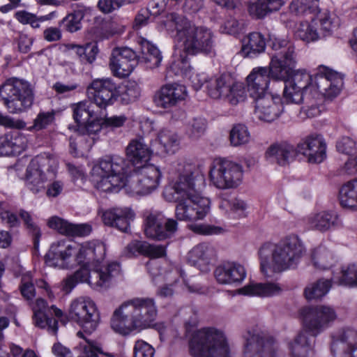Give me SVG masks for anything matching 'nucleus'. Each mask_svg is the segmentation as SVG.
I'll use <instances>...</instances> for the list:
<instances>
[{
    "instance_id": "nucleus-1",
    "label": "nucleus",
    "mask_w": 357,
    "mask_h": 357,
    "mask_svg": "<svg viewBox=\"0 0 357 357\" xmlns=\"http://www.w3.org/2000/svg\"><path fill=\"white\" fill-rule=\"evenodd\" d=\"M155 301L151 298H134L124 301L113 312L110 319L112 330L121 335L138 333L154 327L161 335L164 324H154L157 317Z\"/></svg>"
},
{
    "instance_id": "nucleus-2",
    "label": "nucleus",
    "mask_w": 357,
    "mask_h": 357,
    "mask_svg": "<svg viewBox=\"0 0 357 357\" xmlns=\"http://www.w3.org/2000/svg\"><path fill=\"white\" fill-rule=\"evenodd\" d=\"M162 23L174 40L182 43L187 54H209L213 52V34L211 29L197 26L185 17L175 13L167 14Z\"/></svg>"
},
{
    "instance_id": "nucleus-3",
    "label": "nucleus",
    "mask_w": 357,
    "mask_h": 357,
    "mask_svg": "<svg viewBox=\"0 0 357 357\" xmlns=\"http://www.w3.org/2000/svg\"><path fill=\"white\" fill-rule=\"evenodd\" d=\"M271 46L275 52L270 63V73L274 79L283 80L305 93H312V77L306 71L293 73L296 63L294 46L285 40L274 38Z\"/></svg>"
},
{
    "instance_id": "nucleus-4",
    "label": "nucleus",
    "mask_w": 357,
    "mask_h": 357,
    "mask_svg": "<svg viewBox=\"0 0 357 357\" xmlns=\"http://www.w3.org/2000/svg\"><path fill=\"white\" fill-rule=\"evenodd\" d=\"M305 252L297 236L286 237L278 243H266L259 250L261 271L265 275L270 273H280L296 268Z\"/></svg>"
},
{
    "instance_id": "nucleus-5",
    "label": "nucleus",
    "mask_w": 357,
    "mask_h": 357,
    "mask_svg": "<svg viewBox=\"0 0 357 357\" xmlns=\"http://www.w3.org/2000/svg\"><path fill=\"white\" fill-rule=\"evenodd\" d=\"M0 97L10 113L18 114L31 107L34 93L27 82L15 78L0 86Z\"/></svg>"
},
{
    "instance_id": "nucleus-6",
    "label": "nucleus",
    "mask_w": 357,
    "mask_h": 357,
    "mask_svg": "<svg viewBox=\"0 0 357 357\" xmlns=\"http://www.w3.org/2000/svg\"><path fill=\"white\" fill-rule=\"evenodd\" d=\"M58 167L57 160L49 153L33 158L26 169L25 184L29 190L37 194L45 189V183L54 178Z\"/></svg>"
},
{
    "instance_id": "nucleus-7",
    "label": "nucleus",
    "mask_w": 357,
    "mask_h": 357,
    "mask_svg": "<svg viewBox=\"0 0 357 357\" xmlns=\"http://www.w3.org/2000/svg\"><path fill=\"white\" fill-rule=\"evenodd\" d=\"M120 266L112 262L107 266L96 265L93 269L82 268L66 278L64 289L70 291L78 282H87L93 288L108 287L112 278L118 275Z\"/></svg>"
},
{
    "instance_id": "nucleus-8",
    "label": "nucleus",
    "mask_w": 357,
    "mask_h": 357,
    "mask_svg": "<svg viewBox=\"0 0 357 357\" xmlns=\"http://www.w3.org/2000/svg\"><path fill=\"white\" fill-rule=\"evenodd\" d=\"M68 317L81 328L76 335L91 334L99 323V314L95 303L89 298L79 297L73 300L69 306Z\"/></svg>"
},
{
    "instance_id": "nucleus-9",
    "label": "nucleus",
    "mask_w": 357,
    "mask_h": 357,
    "mask_svg": "<svg viewBox=\"0 0 357 357\" xmlns=\"http://www.w3.org/2000/svg\"><path fill=\"white\" fill-rule=\"evenodd\" d=\"M189 352L192 357H230L227 336H191Z\"/></svg>"
},
{
    "instance_id": "nucleus-10",
    "label": "nucleus",
    "mask_w": 357,
    "mask_h": 357,
    "mask_svg": "<svg viewBox=\"0 0 357 357\" xmlns=\"http://www.w3.org/2000/svg\"><path fill=\"white\" fill-rule=\"evenodd\" d=\"M178 229L177 220L166 218L160 211L150 212L144 220V234L150 239H169L175 236Z\"/></svg>"
},
{
    "instance_id": "nucleus-11",
    "label": "nucleus",
    "mask_w": 357,
    "mask_h": 357,
    "mask_svg": "<svg viewBox=\"0 0 357 357\" xmlns=\"http://www.w3.org/2000/svg\"><path fill=\"white\" fill-rule=\"evenodd\" d=\"M175 216L176 220L195 222L203 220L210 211L209 199L201 196L176 197Z\"/></svg>"
},
{
    "instance_id": "nucleus-12",
    "label": "nucleus",
    "mask_w": 357,
    "mask_h": 357,
    "mask_svg": "<svg viewBox=\"0 0 357 357\" xmlns=\"http://www.w3.org/2000/svg\"><path fill=\"white\" fill-rule=\"evenodd\" d=\"M161 176L162 173L158 167L151 164L139 165L133 168L130 188L137 195H148L158 187Z\"/></svg>"
},
{
    "instance_id": "nucleus-13",
    "label": "nucleus",
    "mask_w": 357,
    "mask_h": 357,
    "mask_svg": "<svg viewBox=\"0 0 357 357\" xmlns=\"http://www.w3.org/2000/svg\"><path fill=\"white\" fill-rule=\"evenodd\" d=\"M243 176L241 167L230 160L215 161L210 170V178L214 185L218 188L236 187Z\"/></svg>"
},
{
    "instance_id": "nucleus-14",
    "label": "nucleus",
    "mask_w": 357,
    "mask_h": 357,
    "mask_svg": "<svg viewBox=\"0 0 357 357\" xmlns=\"http://www.w3.org/2000/svg\"><path fill=\"white\" fill-rule=\"evenodd\" d=\"M312 82V94L319 93L321 99L323 97L332 99L339 94L343 79L337 72L325 66H319Z\"/></svg>"
},
{
    "instance_id": "nucleus-15",
    "label": "nucleus",
    "mask_w": 357,
    "mask_h": 357,
    "mask_svg": "<svg viewBox=\"0 0 357 357\" xmlns=\"http://www.w3.org/2000/svg\"><path fill=\"white\" fill-rule=\"evenodd\" d=\"M116 84L112 79H96L87 86L86 94L89 99L103 112L116 100Z\"/></svg>"
},
{
    "instance_id": "nucleus-16",
    "label": "nucleus",
    "mask_w": 357,
    "mask_h": 357,
    "mask_svg": "<svg viewBox=\"0 0 357 357\" xmlns=\"http://www.w3.org/2000/svg\"><path fill=\"white\" fill-rule=\"evenodd\" d=\"M134 166L129 160L117 155H106L94 165V172L99 169L127 184L128 177L133 172Z\"/></svg>"
},
{
    "instance_id": "nucleus-17",
    "label": "nucleus",
    "mask_w": 357,
    "mask_h": 357,
    "mask_svg": "<svg viewBox=\"0 0 357 357\" xmlns=\"http://www.w3.org/2000/svg\"><path fill=\"white\" fill-rule=\"evenodd\" d=\"M32 310L33 311V319L35 325L40 328H47L49 333H56L58 329V321L54 318L49 317L46 311H52L51 313L54 314L57 318H60L61 324L66 326L68 324V321L63 319V312L61 310L57 308L55 305H52L50 309H47V304L45 300L43 298H37L35 303L32 305Z\"/></svg>"
},
{
    "instance_id": "nucleus-18",
    "label": "nucleus",
    "mask_w": 357,
    "mask_h": 357,
    "mask_svg": "<svg viewBox=\"0 0 357 357\" xmlns=\"http://www.w3.org/2000/svg\"><path fill=\"white\" fill-rule=\"evenodd\" d=\"M138 56L135 52L128 47H116L113 49L109 59V67L116 77H128L138 63Z\"/></svg>"
},
{
    "instance_id": "nucleus-19",
    "label": "nucleus",
    "mask_w": 357,
    "mask_h": 357,
    "mask_svg": "<svg viewBox=\"0 0 357 357\" xmlns=\"http://www.w3.org/2000/svg\"><path fill=\"white\" fill-rule=\"evenodd\" d=\"M278 350L275 336H248L243 357H277Z\"/></svg>"
},
{
    "instance_id": "nucleus-20",
    "label": "nucleus",
    "mask_w": 357,
    "mask_h": 357,
    "mask_svg": "<svg viewBox=\"0 0 357 357\" xmlns=\"http://www.w3.org/2000/svg\"><path fill=\"white\" fill-rule=\"evenodd\" d=\"M303 325L309 331H321L328 322L333 321L335 317V311L326 306L305 307L301 312Z\"/></svg>"
},
{
    "instance_id": "nucleus-21",
    "label": "nucleus",
    "mask_w": 357,
    "mask_h": 357,
    "mask_svg": "<svg viewBox=\"0 0 357 357\" xmlns=\"http://www.w3.org/2000/svg\"><path fill=\"white\" fill-rule=\"evenodd\" d=\"M75 248L66 241H59L51 245L45 255V263L59 268H68L70 259L75 253Z\"/></svg>"
},
{
    "instance_id": "nucleus-22",
    "label": "nucleus",
    "mask_w": 357,
    "mask_h": 357,
    "mask_svg": "<svg viewBox=\"0 0 357 357\" xmlns=\"http://www.w3.org/2000/svg\"><path fill=\"white\" fill-rule=\"evenodd\" d=\"M270 77V66L259 67L254 68L247 77L248 91L250 96L255 100L261 98L266 95H269L267 92Z\"/></svg>"
},
{
    "instance_id": "nucleus-23",
    "label": "nucleus",
    "mask_w": 357,
    "mask_h": 357,
    "mask_svg": "<svg viewBox=\"0 0 357 357\" xmlns=\"http://www.w3.org/2000/svg\"><path fill=\"white\" fill-rule=\"evenodd\" d=\"M160 153L158 148L151 143L148 145L143 137L132 139L126 148V154L134 168L139 165H144L151 158L152 153Z\"/></svg>"
},
{
    "instance_id": "nucleus-24",
    "label": "nucleus",
    "mask_w": 357,
    "mask_h": 357,
    "mask_svg": "<svg viewBox=\"0 0 357 357\" xmlns=\"http://www.w3.org/2000/svg\"><path fill=\"white\" fill-rule=\"evenodd\" d=\"M284 110L280 97L266 95L255 101V113L258 119L266 122L276 119Z\"/></svg>"
},
{
    "instance_id": "nucleus-25",
    "label": "nucleus",
    "mask_w": 357,
    "mask_h": 357,
    "mask_svg": "<svg viewBox=\"0 0 357 357\" xmlns=\"http://www.w3.org/2000/svg\"><path fill=\"white\" fill-rule=\"evenodd\" d=\"M297 153L307 158L308 162L320 163L326 158V144L319 135H310L297 145Z\"/></svg>"
},
{
    "instance_id": "nucleus-26",
    "label": "nucleus",
    "mask_w": 357,
    "mask_h": 357,
    "mask_svg": "<svg viewBox=\"0 0 357 357\" xmlns=\"http://www.w3.org/2000/svg\"><path fill=\"white\" fill-rule=\"evenodd\" d=\"M103 223L125 233L130 231V222L135 218L134 212L128 208H112L102 214Z\"/></svg>"
},
{
    "instance_id": "nucleus-27",
    "label": "nucleus",
    "mask_w": 357,
    "mask_h": 357,
    "mask_svg": "<svg viewBox=\"0 0 357 357\" xmlns=\"http://www.w3.org/2000/svg\"><path fill=\"white\" fill-rule=\"evenodd\" d=\"M214 275L219 284H231L241 282L246 275L245 268L235 261H224L214 271Z\"/></svg>"
},
{
    "instance_id": "nucleus-28",
    "label": "nucleus",
    "mask_w": 357,
    "mask_h": 357,
    "mask_svg": "<svg viewBox=\"0 0 357 357\" xmlns=\"http://www.w3.org/2000/svg\"><path fill=\"white\" fill-rule=\"evenodd\" d=\"M186 96V89L177 83L167 84L161 87L155 97V104L160 107L167 109L176 105Z\"/></svg>"
},
{
    "instance_id": "nucleus-29",
    "label": "nucleus",
    "mask_w": 357,
    "mask_h": 357,
    "mask_svg": "<svg viewBox=\"0 0 357 357\" xmlns=\"http://www.w3.org/2000/svg\"><path fill=\"white\" fill-rule=\"evenodd\" d=\"M163 195L168 202H173L176 197H192V196H200L195 189L192 174L181 175L173 186L165 189Z\"/></svg>"
},
{
    "instance_id": "nucleus-30",
    "label": "nucleus",
    "mask_w": 357,
    "mask_h": 357,
    "mask_svg": "<svg viewBox=\"0 0 357 357\" xmlns=\"http://www.w3.org/2000/svg\"><path fill=\"white\" fill-rule=\"evenodd\" d=\"M26 148V139L17 130L0 135V156L19 155Z\"/></svg>"
},
{
    "instance_id": "nucleus-31",
    "label": "nucleus",
    "mask_w": 357,
    "mask_h": 357,
    "mask_svg": "<svg viewBox=\"0 0 357 357\" xmlns=\"http://www.w3.org/2000/svg\"><path fill=\"white\" fill-rule=\"evenodd\" d=\"M190 259L193 265L202 272H208L215 259V248L208 243H202L196 245L190 252Z\"/></svg>"
},
{
    "instance_id": "nucleus-32",
    "label": "nucleus",
    "mask_w": 357,
    "mask_h": 357,
    "mask_svg": "<svg viewBox=\"0 0 357 357\" xmlns=\"http://www.w3.org/2000/svg\"><path fill=\"white\" fill-rule=\"evenodd\" d=\"M47 225L59 233L70 236H84L91 231V227L89 225H74L58 216L50 218L47 221Z\"/></svg>"
},
{
    "instance_id": "nucleus-33",
    "label": "nucleus",
    "mask_w": 357,
    "mask_h": 357,
    "mask_svg": "<svg viewBox=\"0 0 357 357\" xmlns=\"http://www.w3.org/2000/svg\"><path fill=\"white\" fill-rule=\"evenodd\" d=\"M297 155L296 149L286 142L273 144L266 151L267 158L281 166L293 161Z\"/></svg>"
},
{
    "instance_id": "nucleus-34",
    "label": "nucleus",
    "mask_w": 357,
    "mask_h": 357,
    "mask_svg": "<svg viewBox=\"0 0 357 357\" xmlns=\"http://www.w3.org/2000/svg\"><path fill=\"white\" fill-rule=\"evenodd\" d=\"M331 353L333 357H357V336H331Z\"/></svg>"
},
{
    "instance_id": "nucleus-35",
    "label": "nucleus",
    "mask_w": 357,
    "mask_h": 357,
    "mask_svg": "<svg viewBox=\"0 0 357 357\" xmlns=\"http://www.w3.org/2000/svg\"><path fill=\"white\" fill-rule=\"evenodd\" d=\"M102 114L101 109L91 100L73 105V116L77 126L93 119H102Z\"/></svg>"
},
{
    "instance_id": "nucleus-36",
    "label": "nucleus",
    "mask_w": 357,
    "mask_h": 357,
    "mask_svg": "<svg viewBox=\"0 0 357 357\" xmlns=\"http://www.w3.org/2000/svg\"><path fill=\"white\" fill-rule=\"evenodd\" d=\"M307 224L310 229L324 232L338 225L339 218L335 211H323L311 215Z\"/></svg>"
},
{
    "instance_id": "nucleus-37",
    "label": "nucleus",
    "mask_w": 357,
    "mask_h": 357,
    "mask_svg": "<svg viewBox=\"0 0 357 357\" xmlns=\"http://www.w3.org/2000/svg\"><path fill=\"white\" fill-rule=\"evenodd\" d=\"M233 78L227 74H222L211 78L207 84L208 94L213 99H223L233 86Z\"/></svg>"
},
{
    "instance_id": "nucleus-38",
    "label": "nucleus",
    "mask_w": 357,
    "mask_h": 357,
    "mask_svg": "<svg viewBox=\"0 0 357 357\" xmlns=\"http://www.w3.org/2000/svg\"><path fill=\"white\" fill-rule=\"evenodd\" d=\"M91 180L98 190L105 192H117L126 185L124 183L108 175L102 170L99 169L98 172H95L94 166L91 170Z\"/></svg>"
},
{
    "instance_id": "nucleus-39",
    "label": "nucleus",
    "mask_w": 357,
    "mask_h": 357,
    "mask_svg": "<svg viewBox=\"0 0 357 357\" xmlns=\"http://www.w3.org/2000/svg\"><path fill=\"white\" fill-rule=\"evenodd\" d=\"M265 47L266 43L263 36L260 33L253 32L244 39L241 52L245 57L253 58L263 52Z\"/></svg>"
},
{
    "instance_id": "nucleus-40",
    "label": "nucleus",
    "mask_w": 357,
    "mask_h": 357,
    "mask_svg": "<svg viewBox=\"0 0 357 357\" xmlns=\"http://www.w3.org/2000/svg\"><path fill=\"white\" fill-rule=\"evenodd\" d=\"M241 291L245 295L266 297L279 294L282 288L276 283H250L243 287Z\"/></svg>"
},
{
    "instance_id": "nucleus-41",
    "label": "nucleus",
    "mask_w": 357,
    "mask_h": 357,
    "mask_svg": "<svg viewBox=\"0 0 357 357\" xmlns=\"http://www.w3.org/2000/svg\"><path fill=\"white\" fill-rule=\"evenodd\" d=\"M316 336H296L289 344L291 357H308L313 353L314 338Z\"/></svg>"
},
{
    "instance_id": "nucleus-42",
    "label": "nucleus",
    "mask_w": 357,
    "mask_h": 357,
    "mask_svg": "<svg viewBox=\"0 0 357 357\" xmlns=\"http://www.w3.org/2000/svg\"><path fill=\"white\" fill-rule=\"evenodd\" d=\"M339 199L343 208L357 211V179L350 181L342 186Z\"/></svg>"
},
{
    "instance_id": "nucleus-43",
    "label": "nucleus",
    "mask_w": 357,
    "mask_h": 357,
    "mask_svg": "<svg viewBox=\"0 0 357 357\" xmlns=\"http://www.w3.org/2000/svg\"><path fill=\"white\" fill-rule=\"evenodd\" d=\"M158 139L161 145L160 149H158V154L174 153L178 149L180 137L174 130L166 128L161 130L158 135Z\"/></svg>"
},
{
    "instance_id": "nucleus-44",
    "label": "nucleus",
    "mask_w": 357,
    "mask_h": 357,
    "mask_svg": "<svg viewBox=\"0 0 357 357\" xmlns=\"http://www.w3.org/2000/svg\"><path fill=\"white\" fill-rule=\"evenodd\" d=\"M66 47L68 50H75L83 64H93L99 53L98 45L94 43H87L84 45L68 44Z\"/></svg>"
},
{
    "instance_id": "nucleus-45",
    "label": "nucleus",
    "mask_w": 357,
    "mask_h": 357,
    "mask_svg": "<svg viewBox=\"0 0 357 357\" xmlns=\"http://www.w3.org/2000/svg\"><path fill=\"white\" fill-rule=\"evenodd\" d=\"M142 59L151 68L158 67L162 56L158 48L150 41L142 38L140 41Z\"/></svg>"
},
{
    "instance_id": "nucleus-46",
    "label": "nucleus",
    "mask_w": 357,
    "mask_h": 357,
    "mask_svg": "<svg viewBox=\"0 0 357 357\" xmlns=\"http://www.w3.org/2000/svg\"><path fill=\"white\" fill-rule=\"evenodd\" d=\"M102 119H93L77 126L76 131L79 135L87 136L91 139L89 146H92L99 132L103 128Z\"/></svg>"
},
{
    "instance_id": "nucleus-47",
    "label": "nucleus",
    "mask_w": 357,
    "mask_h": 357,
    "mask_svg": "<svg viewBox=\"0 0 357 357\" xmlns=\"http://www.w3.org/2000/svg\"><path fill=\"white\" fill-rule=\"evenodd\" d=\"M316 25L317 22L315 20H312L311 23L301 22L296 28L295 37L307 43L318 40L320 36Z\"/></svg>"
},
{
    "instance_id": "nucleus-48",
    "label": "nucleus",
    "mask_w": 357,
    "mask_h": 357,
    "mask_svg": "<svg viewBox=\"0 0 357 357\" xmlns=\"http://www.w3.org/2000/svg\"><path fill=\"white\" fill-rule=\"evenodd\" d=\"M312 260L316 268L326 270L332 266L333 257L328 249L319 246L313 250Z\"/></svg>"
},
{
    "instance_id": "nucleus-49",
    "label": "nucleus",
    "mask_w": 357,
    "mask_h": 357,
    "mask_svg": "<svg viewBox=\"0 0 357 357\" xmlns=\"http://www.w3.org/2000/svg\"><path fill=\"white\" fill-rule=\"evenodd\" d=\"M331 287V280L320 279L305 289V296L307 300L321 298L328 293Z\"/></svg>"
},
{
    "instance_id": "nucleus-50",
    "label": "nucleus",
    "mask_w": 357,
    "mask_h": 357,
    "mask_svg": "<svg viewBox=\"0 0 357 357\" xmlns=\"http://www.w3.org/2000/svg\"><path fill=\"white\" fill-rule=\"evenodd\" d=\"M20 218L23 220L26 229L29 235L31 236L35 250L39 247L40 238L41 237V231L38 226L33 222L31 214L25 210L21 209L19 212Z\"/></svg>"
},
{
    "instance_id": "nucleus-51",
    "label": "nucleus",
    "mask_w": 357,
    "mask_h": 357,
    "mask_svg": "<svg viewBox=\"0 0 357 357\" xmlns=\"http://www.w3.org/2000/svg\"><path fill=\"white\" fill-rule=\"evenodd\" d=\"M84 16V13L82 10L70 13L59 22V27L70 33L75 32L81 29V21Z\"/></svg>"
},
{
    "instance_id": "nucleus-52",
    "label": "nucleus",
    "mask_w": 357,
    "mask_h": 357,
    "mask_svg": "<svg viewBox=\"0 0 357 357\" xmlns=\"http://www.w3.org/2000/svg\"><path fill=\"white\" fill-rule=\"evenodd\" d=\"M250 139V132L248 128L243 124L234 125L230 131L229 139L231 144L234 146L246 144L249 142Z\"/></svg>"
},
{
    "instance_id": "nucleus-53",
    "label": "nucleus",
    "mask_w": 357,
    "mask_h": 357,
    "mask_svg": "<svg viewBox=\"0 0 357 357\" xmlns=\"http://www.w3.org/2000/svg\"><path fill=\"white\" fill-rule=\"evenodd\" d=\"M305 92L294 88L292 85L284 82L282 99L281 103L284 104H301L305 99Z\"/></svg>"
},
{
    "instance_id": "nucleus-54",
    "label": "nucleus",
    "mask_w": 357,
    "mask_h": 357,
    "mask_svg": "<svg viewBox=\"0 0 357 357\" xmlns=\"http://www.w3.org/2000/svg\"><path fill=\"white\" fill-rule=\"evenodd\" d=\"M317 0H293L290 10L297 15L314 13L317 9Z\"/></svg>"
},
{
    "instance_id": "nucleus-55",
    "label": "nucleus",
    "mask_w": 357,
    "mask_h": 357,
    "mask_svg": "<svg viewBox=\"0 0 357 357\" xmlns=\"http://www.w3.org/2000/svg\"><path fill=\"white\" fill-rule=\"evenodd\" d=\"M320 100L319 93H306L305 99L302 102L304 105L301 107V112L308 118L318 116L321 112L319 106V100Z\"/></svg>"
},
{
    "instance_id": "nucleus-56",
    "label": "nucleus",
    "mask_w": 357,
    "mask_h": 357,
    "mask_svg": "<svg viewBox=\"0 0 357 357\" xmlns=\"http://www.w3.org/2000/svg\"><path fill=\"white\" fill-rule=\"evenodd\" d=\"M191 70V66L186 56L181 57L172 63L167 70L166 79L174 75L188 76Z\"/></svg>"
},
{
    "instance_id": "nucleus-57",
    "label": "nucleus",
    "mask_w": 357,
    "mask_h": 357,
    "mask_svg": "<svg viewBox=\"0 0 357 357\" xmlns=\"http://www.w3.org/2000/svg\"><path fill=\"white\" fill-rule=\"evenodd\" d=\"M340 274L335 282L339 284L357 286V264H353L343 266Z\"/></svg>"
},
{
    "instance_id": "nucleus-58",
    "label": "nucleus",
    "mask_w": 357,
    "mask_h": 357,
    "mask_svg": "<svg viewBox=\"0 0 357 357\" xmlns=\"http://www.w3.org/2000/svg\"><path fill=\"white\" fill-rule=\"evenodd\" d=\"M55 120V112L54 110L50 112H40L33 121V124L27 128L29 131H39L47 128L52 125Z\"/></svg>"
},
{
    "instance_id": "nucleus-59",
    "label": "nucleus",
    "mask_w": 357,
    "mask_h": 357,
    "mask_svg": "<svg viewBox=\"0 0 357 357\" xmlns=\"http://www.w3.org/2000/svg\"><path fill=\"white\" fill-rule=\"evenodd\" d=\"M197 324V318L190 317L185 323V335H222L221 331L212 327L198 329Z\"/></svg>"
},
{
    "instance_id": "nucleus-60",
    "label": "nucleus",
    "mask_w": 357,
    "mask_h": 357,
    "mask_svg": "<svg viewBox=\"0 0 357 357\" xmlns=\"http://www.w3.org/2000/svg\"><path fill=\"white\" fill-rule=\"evenodd\" d=\"M231 90L228 95L223 98L231 105H236L238 103L244 102L246 99V91L242 83L233 82V86H231Z\"/></svg>"
},
{
    "instance_id": "nucleus-61",
    "label": "nucleus",
    "mask_w": 357,
    "mask_h": 357,
    "mask_svg": "<svg viewBox=\"0 0 357 357\" xmlns=\"http://www.w3.org/2000/svg\"><path fill=\"white\" fill-rule=\"evenodd\" d=\"M140 95L138 86L133 82L128 83L124 85L120 91V96L122 102L128 105L135 102Z\"/></svg>"
},
{
    "instance_id": "nucleus-62",
    "label": "nucleus",
    "mask_w": 357,
    "mask_h": 357,
    "mask_svg": "<svg viewBox=\"0 0 357 357\" xmlns=\"http://www.w3.org/2000/svg\"><path fill=\"white\" fill-rule=\"evenodd\" d=\"M166 245L151 244L145 241L143 256L150 259H158L166 256Z\"/></svg>"
},
{
    "instance_id": "nucleus-63",
    "label": "nucleus",
    "mask_w": 357,
    "mask_h": 357,
    "mask_svg": "<svg viewBox=\"0 0 357 357\" xmlns=\"http://www.w3.org/2000/svg\"><path fill=\"white\" fill-rule=\"evenodd\" d=\"M206 129V121L201 117L192 119L188 124V132L190 137L198 138L201 137Z\"/></svg>"
},
{
    "instance_id": "nucleus-64",
    "label": "nucleus",
    "mask_w": 357,
    "mask_h": 357,
    "mask_svg": "<svg viewBox=\"0 0 357 357\" xmlns=\"http://www.w3.org/2000/svg\"><path fill=\"white\" fill-rule=\"evenodd\" d=\"M266 1L267 0H253L250 2L248 8L250 15L256 19L264 18L268 14V9L266 8Z\"/></svg>"
}]
</instances>
